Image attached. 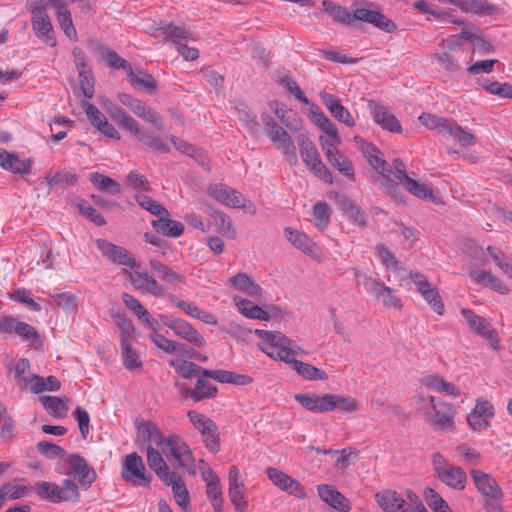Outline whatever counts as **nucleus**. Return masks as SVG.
I'll list each match as a JSON object with an SVG mask.
<instances>
[{"label": "nucleus", "instance_id": "obj_29", "mask_svg": "<svg viewBox=\"0 0 512 512\" xmlns=\"http://www.w3.org/2000/svg\"><path fill=\"white\" fill-rule=\"evenodd\" d=\"M31 161L21 160L15 153L0 148V166L16 174H28L31 171Z\"/></svg>", "mask_w": 512, "mask_h": 512}, {"label": "nucleus", "instance_id": "obj_10", "mask_svg": "<svg viewBox=\"0 0 512 512\" xmlns=\"http://www.w3.org/2000/svg\"><path fill=\"white\" fill-rule=\"evenodd\" d=\"M65 463L67 464V470L64 473L77 479L81 486L88 488L96 480L95 470L79 454L69 455L65 458Z\"/></svg>", "mask_w": 512, "mask_h": 512}, {"label": "nucleus", "instance_id": "obj_37", "mask_svg": "<svg viewBox=\"0 0 512 512\" xmlns=\"http://www.w3.org/2000/svg\"><path fill=\"white\" fill-rule=\"evenodd\" d=\"M469 275L476 283H484L487 287L495 292L500 294H507L509 291L507 286L504 285L490 272L474 269L469 272Z\"/></svg>", "mask_w": 512, "mask_h": 512}, {"label": "nucleus", "instance_id": "obj_46", "mask_svg": "<svg viewBox=\"0 0 512 512\" xmlns=\"http://www.w3.org/2000/svg\"><path fill=\"white\" fill-rule=\"evenodd\" d=\"M478 84L490 94L497 96H512V85L508 83H499L488 78H479Z\"/></svg>", "mask_w": 512, "mask_h": 512}, {"label": "nucleus", "instance_id": "obj_21", "mask_svg": "<svg viewBox=\"0 0 512 512\" xmlns=\"http://www.w3.org/2000/svg\"><path fill=\"white\" fill-rule=\"evenodd\" d=\"M122 103L138 117L150 122L158 130L163 129V120L152 108L146 107L139 98H123Z\"/></svg>", "mask_w": 512, "mask_h": 512}, {"label": "nucleus", "instance_id": "obj_24", "mask_svg": "<svg viewBox=\"0 0 512 512\" xmlns=\"http://www.w3.org/2000/svg\"><path fill=\"white\" fill-rule=\"evenodd\" d=\"M128 278L135 288L138 290L148 292L154 296H164L165 290L162 285L158 284L157 281L148 275L146 272H128Z\"/></svg>", "mask_w": 512, "mask_h": 512}, {"label": "nucleus", "instance_id": "obj_36", "mask_svg": "<svg viewBox=\"0 0 512 512\" xmlns=\"http://www.w3.org/2000/svg\"><path fill=\"white\" fill-rule=\"evenodd\" d=\"M151 224L157 233L172 238H177L184 232V225L179 221L169 219V216H159V219L153 220Z\"/></svg>", "mask_w": 512, "mask_h": 512}, {"label": "nucleus", "instance_id": "obj_9", "mask_svg": "<svg viewBox=\"0 0 512 512\" xmlns=\"http://www.w3.org/2000/svg\"><path fill=\"white\" fill-rule=\"evenodd\" d=\"M255 335L263 342L259 344L260 349L269 357L278 360L287 357V346L289 344L288 337L279 331H267L256 329Z\"/></svg>", "mask_w": 512, "mask_h": 512}, {"label": "nucleus", "instance_id": "obj_52", "mask_svg": "<svg viewBox=\"0 0 512 512\" xmlns=\"http://www.w3.org/2000/svg\"><path fill=\"white\" fill-rule=\"evenodd\" d=\"M341 205L348 218L357 225H365V217L363 212L355 203L350 200L347 196H342L340 199Z\"/></svg>", "mask_w": 512, "mask_h": 512}, {"label": "nucleus", "instance_id": "obj_59", "mask_svg": "<svg viewBox=\"0 0 512 512\" xmlns=\"http://www.w3.org/2000/svg\"><path fill=\"white\" fill-rule=\"evenodd\" d=\"M79 87L78 90L82 93V96H93L94 95V76L92 69L82 70L78 72Z\"/></svg>", "mask_w": 512, "mask_h": 512}, {"label": "nucleus", "instance_id": "obj_55", "mask_svg": "<svg viewBox=\"0 0 512 512\" xmlns=\"http://www.w3.org/2000/svg\"><path fill=\"white\" fill-rule=\"evenodd\" d=\"M229 499L235 506L237 512H244L247 507V501L245 497V485L235 484V486L229 487L228 490Z\"/></svg>", "mask_w": 512, "mask_h": 512}, {"label": "nucleus", "instance_id": "obj_57", "mask_svg": "<svg viewBox=\"0 0 512 512\" xmlns=\"http://www.w3.org/2000/svg\"><path fill=\"white\" fill-rule=\"evenodd\" d=\"M122 356L124 365L129 370H134L142 366L138 353L132 349L130 341L121 342Z\"/></svg>", "mask_w": 512, "mask_h": 512}, {"label": "nucleus", "instance_id": "obj_2", "mask_svg": "<svg viewBox=\"0 0 512 512\" xmlns=\"http://www.w3.org/2000/svg\"><path fill=\"white\" fill-rule=\"evenodd\" d=\"M296 141L300 148L301 158L306 167L323 182L332 184L333 176L321 161L317 148L309 138L308 133L306 131H300L296 137Z\"/></svg>", "mask_w": 512, "mask_h": 512}, {"label": "nucleus", "instance_id": "obj_16", "mask_svg": "<svg viewBox=\"0 0 512 512\" xmlns=\"http://www.w3.org/2000/svg\"><path fill=\"white\" fill-rule=\"evenodd\" d=\"M295 400L305 409L313 413H326L334 410L333 394H296Z\"/></svg>", "mask_w": 512, "mask_h": 512}, {"label": "nucleus", "instance_id": "obj_5", "mask_svg": "<svg viewBox=\"0 0 512 512\" xmlns=\"http://www.w3.org/2000/svg\"><path fill=\"white\" fill-rule=\"evenodd\" d=\"M187 416L194 425L195 429L200 432L205 447L211 453L216 454L220 449V444L218 427L215 422L204 414L198 413L196 411H189Z\"/></svg>", "mask_w": 512, "mask_h": 512}, {"label": "nucleus", "instance_id": "obj_33", "mask_svg": "<svg viewBox=\"0 0 512 512\" xmlns=\"http://www.w3.org/2000/svg\"><path fill=\"white\" fill-rule=\"evenodd\" d=\"M203 377L211 378L220 383H228L235 385H247L252 382L249 375L238 374L227 370H209L203 371Z\"/></svg>", "mask_w": 512, "mask_h": 512}, {"label": "nucleus", "instance_id": "obj_27", "mask_svg": "<svg viewBox=\"0 0 512 512\" xmlns=\"http://www.w3.org/2000/svg\"><path fill=\"white\" fill-rule=\"evenodd\" d=\"M317 490L321 500L332 508L342 512H348L350 510L349 501L332 486L322 484L318 486Z\"/></svg>", "mask_w": 512, "mask_h": 512}, {"label": "nucleus", "instance_id": "obj_58", "mask_svg": "<svg viewBox=\"0 0 512 512\" xmlns=\"http://www.w3.org/2000/svg\"><path fill=\"white\" fill-rule=\"evenodd\" d=\"M150 339L153 343L161 350L165 351L169 354H174L180 348H183V344L179 342H175L173 340L167 339L164 335H161L157 332L150 334Z\"/></svg>", "mask_w": 512, "mask_h": 512}, {"label": "nucleus", "instance_id": "obj_3", "mask_svg": "<svg viewBox=\"0 0 512 512\" xmlns=\"http://www.w3.org/2000/svg\"><path fill=\"white\" fill-rule=\"evenodd\" d=\"M34 489L41 499L53 503L77 501L80 496L76 482L70 478L65 479L61 486L47 481H39L35 483Z\"/></svg>", "mask_w": 512, "mask_h": 512}, {"label": "nucleus", "instance_id": "obj_45", "mask_svg": "<svg viewBox=\"0 0 512 512\" xmlns=\"http://www.w3.org/2000/svg\"><path fill=\"white\" fill-rule=\"evenodd\" d=\"M217 392L218 389L214 384L200 377L197 379L194 386L195 402H200L204 399H213Z\"/></svg>", "mask_w": 512, "mask_h": 512}, {"label": "nucleus", "instance_id": "obj_53", "mask_svg": "<svg viewBox=\"0 0 512 512\" xmlns=\"http://www.w3.org/2000/svg\"><path fill=\"white\" fill-rule=\"evenodd\" d=\"M206 494L216 512L222 511L223 498L219 479L208 480Z\"/></svg>", "mask_w": 512, "mask_h": 512}, {"label": "nucleus", "instance_id": "obj_54", "mask_svg": "<svg viewBox=\"0 0 512 512\" xmlns=\"http://www.w3.org/2000/svg\"><path fill=\"white\" fill-rule=\"evenodd\" d=\"M45 182L48 186V193L52 187L60 184L75 185L77 182L76 174L67 170H60L55 173L53 177L46 176Z\"/></svg>", "mask_w": 512, "mask_h": 512}, {"label": "nucleus", "instance_id": "obj_63", "mask_svg": "<svg viewBox=\"0 0 512 512\" xmlns=\"http://www.w3.org/2000/svg\"><path fill=\"white\" fill-rule=\"evenodd\" d=\"M38 451L49 459H55L65 455V450L54 443L48 441H40L37 443Z\"/></svg>", "mask_w": 512, "mask_h": 512}, {"label": "nucleus", "instance_id": "obj_51", "mask_svg": "<svg viewBox=\"0 0 512 512\" xmlns=\"http://www.w3.org/2000/svg\"><path fill=\"white\" fill-rule=\"evenodd\" d=\"M285 236L293 246H295L298 249H301L303 252L307 253L311 250L313 243L311 242L307 235L292 228H286Z\"/></svg>", "mask_w": 512, "mask_h": 512}, {"label": "nucleus", "instance_id": "obj_18", "mask_svg": "<svg viewBox=\"0 0 512 512\" xmlns=\"http://www.w3.org/2000/svg\"><path fill=\"white\" fill-rule=\"evenodd\" d=\"M266 474L272 483L281 490L286 491L300 499L305 497L306 494L301 484L284 472L276 468L269 467L266 469Z\"/></svg>", "mask_w": 512, "mask_h": 512}, {"label": "nucleus", "instance_id": "obj_11", "mask_svg": "<svg viewBox=\"0 0 512 512\" xmlns=\"http://www.w3.org/2000/svg\"><path fill=\"white\" fill-rule=\"evenodd\" d=\"M408 278L415 283L418 292L432 310L438 315H443L445 310L444 303L437 288L432 285L423 274L418 272H410Z\"/></svg>", "mask_w": 512, "mask_h": 512}, {"label": "nucleus", "instance_id": "obj_13", "mask_svg": "<svg viewBox=\"0 0 512 512\" xmlns=\"http://www.w3.org/2000/svg\"><path fill=\"white\" fill-rule=\"evenodd\" d=\"M470 475L476 489L482 496L493 501H500L502 499V489L490 474L478 469H472Z\"/></svg>", "mask_w": 512, "mask_h": 512}, {"label": "nucleus", "instance_id": "obj_56", "mask_svg": "<svg viewBox=\"0 0 512 512\" xmlns=\"http://www.w3.org/2000/svg\"><path fill=\"white\" fill-rule=\"evenodd\" d=\"M136 137L139 140V142L143 143L149 148H153L162 153H167L170 151L169 146L160 137L153 136L142 130L140 131V133L137 134Z\"/></svg>", "mask_w": 512, "mask_h": 512}, {"label": "nucleus", "instance_id": "obj_26", "mask_svg": "<svg viewBox=\"0 0 512 512\" xmlns=\"http://www.w3.org/2000/svg\"><path fill=\"white\" fill-rule=\"evenodd\" d=\"M378 505L385 512H407L410 505L406 504L405 500L401 498L393 490H383L375 495Z\"/></svg>", "mask_w": 512, "mask_h": 512}, {"label": "nucleus", "instance_id": "obj_20", "mask_svg": "<svg viewBox=\"0 0 512 512\" xmlns=\"http://www.w3.org/2000/svg\"><path fill=\"white\" fill-rule=\"evenodd\" d=\"M369 107L373 111L374 121L382 129L392 133H401L402 126L398 119L384 106L378 105L376 101L370 100Z\"/></svg>", "mask_w": 512, "mask_h": 512}, {"label": "nucleus", "instance_id": "obj_47", "mask_svg": "<svg viewBox=\"0 0 512 512\" xmlns=\"http://www.w3.org/2000/svg\"><path fill=\"white\" fill-rule=\"evenodd\" d=\"M332 209L325 201H319L313 206V217L317 228L324 229L330 222Z\"/></svg>", "mask_w": 512, "mask_h": 512}, {"label": "nucleus", "instance_id": "obj_40", "mask_svg": "<svg viewBox=\"0 0 512 512\" xmlns=\"http://www.w3.org/2000/svg\"><path fill=\"white\" fill-rule=\"evenodd\" d=\"M89 180L100 191L109 192L113 195L122 192V187L117 181L99 172L90 173Z\"/></svg>", "mask_w": 512, "mask_h": 512}, {"label": "nucleus", "instance_id": "obj_4", "mask_svg": "<svg viewBox=\"0 0 512 512\" xmlns=\"http://www.w3.org/2000/svg\"><path fill=\"white\" fill-rule=\"evenodd\" d=\"M432 465L438 479L454 490H463L466 486L467 475L464 469L451 465L445 457L435 452L432 455Z\"/></svg>", "mask_w": 512, "mask_h": 512}, {"label": "nucleus", "instance_id": "obj_48", "mask_svg": "<svg viewBox=\"0 0 512 512\" xmlns=\"http://www.w3.org/2000/svg\"><path fill=\"white\" fill-rule=\"evenodd\" d=\"M162 30L166 38L170 40L175 45V47L179 43L187 42L191 39L190 32L184 27L169 24L165 25Z\"/></svg>", "mask_w": 512, "mask_h": 512}, {"label": "nucleus", "instance_id": "obj_28", "mask_svg": "<svg viewBox=\"0 0 512 512\" xmlns=\"http://www.w3.org/2000/svg\"><path fill=\"white\" fill-rule=\"evenodd\" d=\"M147 463L162 482H167L170 477H176V472L169 471V467L161 453L151 445L147 446Z\"/></svg>", "mask_w": 512, "mask_h": 512}, {"label": "nucleus", "instance_id": "obj_6", "mask_svg": "<svg viewBox=\"0 0 512 512\" xmlns=\"http://www.w3.org/2000/svg\"><path fill=\"white\" fill-rule=\"evenodd\" d=\"M162 452L166 457L171 454L178 462V465L191 474H196L195 460L189 446L178 435H170L167 437Z\"/></svg>", "mask_w": 512, "mask_h": 512}, {"label": "nucleus", "instance_id": "obj_23", "mask_svg": "<svg viewBox=\"0 0 512 512\" xmlns=\"http://www.w3.org/2000/svg\"><path fill=\"white\" fill-rule=\"evenodd\" d=\"M207 193L217 202L224 204L228 207L239 208L241 207L240 200L241 194L226 185L215 184L207 189Z\"/></svg>", "mask_w": 512, "mask_h": 512}, {"label": "nucleus", "instance_id": "obj_32", "mask_svg": "<svg viewBox=\"0 0 512 512\" xmlns=\"http://www.w3.org/2000/svg\"><path fill=\"white\" fill-rule=\"evenodd\" d=\"M228 285L234 289L241 291L251 297H260L262 289L252 280L246 273H237L227 281Z\"/></svg>", "mask_w": 512, "mask_h": 512}, {"label": "nucleus", "instance_id": "obj_38", "mask_svg": "<svg viewBox=\"0 0 512 512\" xmlns=\"http://www.w3.org/2000/svg\"><path fill=\"white\" fill-rule=\"evenodd\" d=\"M164 483L171 486L176 503L182 509H186L190 503V495L181 477L176 473L175 478L170 477L168 481Z\"/></svg>", "mask_w": 512, "mask_h": 512}, {"label": "nucleus", "instance_id": "obj_43", "mask_svg": "<svg viewBox=\"0 0 512 512\" xmlns=\"http://www.w3.org/2000/svg\"><path fill=\"white\" fill-rule=\"evenodd\" d=\"M169 363L185 379H191L197 375L203 377V371H207V369L188 360H170Z\"/></svg>", "mask_w": 512, "mask_h": 512}, {"label": "nucleus", "instance_id": "obj_34", "mask_svg": "<svg viewBox=\"0 0 512 512\" xmlns=\"http://www.w3.org/2000/svg\"><path fill=\"white\" fill-rule=\"evenodd\" d=\"M172 331L178 337L197 347H203L205 345V339L202 335L194 329L192 325L182 319H176L175 324L172 326Z\"/></svg>", "mask_w": 512, "mask_h": 512}, {"label": "nucleus", "instance_id": "obj_39", "mask_svg": "<svg viewBox=\"0 0 512 512\" xmlns=\"http://www.w3.org/2000/svg\"><path fill=\"white\" fill-rule=\"evenodd\" d=\"M39 401L51 416L55 418H63L66 416L68 411L66 398H60L56 396H41Z\"/></svg>", "mask_w": 512, "mask_h": 512}, {"label": "nucleus", "instance_id": "obj_14", "mask_svg": "<svg viewBox=\"0 0 512 512\" xmlns=\"http://www.w3.org/2000/svg\"><path fill=\"white\" fill-rule=\"evenodd\" d=\"M127 82L137 92L143 94H155L158 92L156 79L140 67L129 68L126 72Z\"/></svg>", "mask_w": 512, "mask_h": 512}, {"label": "nucleus", "instance_id": "obj_17", "mask_svg": "<svg viewBox=\"0 0 512 512\" xmlns=\"http://www.w3.org/2000/svg\"><path fill=\"white\" fill-rule=\"evenodd\" d=\"M88 47L93 54L100 56L106 65L112 69H122L127 72L132 66L127 60L120 57L118 53L98 41H90Z\"/></svg>", "mask_w": 512, "mask_h": 512}, {"label": "nucleus", "instance_id": "obj_60", "mask_svg": "<svg viewBox=\"0 0 512 512\" xmlns=\"http://www.w3.org/2000/svg\"><path fill=\"white\" fill-rule=\"evenodd\" d=\"M397 182V179L390 177V174H386V177L381 180V185L385 188V193L393 200L399 203H405V197L398 189V186L401 185V183Z\"/></svg>", "mask_w": 512, "mask_h": 512}, {"label": "nucleus", "instance_id": "obj_50", "mask_svg": "<svg viewBox=\"0 0 512 512\" xmlns=\"http://www.w3.org/2000/svg\"><path fill=\"white\" fill-rule=\"evenodd\" d=\"M137 203L155 216H169L168 210L159 202L144 194L135 196Z\"/></svg>", "mask_w": 512, "mask_h": 512}, {"label": "nucleus", "instance_id": "obj_62", "mask_svg": "<svg viewBox=\"0 0 512 512\" xmlns=\"http://www.w3.org/2000/svg\"><path fill=\"white\" fill-rule=\"evenodd\" d=\"M117 326L121 330V342L130 341L134 335V326L124 314L117 313L113 316Z\"/></svg>", "mask_w": 512, "mask_h": 512}, {"label": "nucleus", "instance_id": "obj_35", "mask_svg": "<svg viewBox=\"0 0 512 512\" xmlns=\"http://www.w3.org/2000/svg\"><path fill=\"white\" fill-rule=\"evenodd\" d=\"M57 22L64 34L72 41L78 40L77 30L73 24L72 15L67 5L61 0L55 7Z\"/></svg>", "mask_w": 512, "mask_h": 512}, {"label": "nucleus", "instance_id": "obj_42", "mask_svg": "<svg viewBox=\"0 0 512 512\" xmlns=\"http://www.w3.org/2000/svg\"><path fill=\"white\" fill-rule=\"evenodd\" d=\"M401 185L406 191L420 199L436 202L432 188L425 186L410 177L403 181Z\"/></svg>", "mask_w": 512, "mask_h": 512}, {"label": "nucleus", "instance_id": "obj_1", "mask_svg": "<svg viewBox=\"0 0 512 512\" xmlns=\"http://www.w3.org/2000/svg\"><path fill=\"white\" fill-rule=\"evenodd\" d=\"M321 10L324 13H327L333 21L344 25H352L355 20L369 23L387 33H392L397 29L395 22L376 10L357 8L351 14L346 8L335 4L330 0H324L322 2Z\"/></svg>", "mask_w": 512, "mask_h": 512}, {"label": "nucleus", "instance_id": "obj_15", "mask_svg": "<svg viewBox=\"0 0 512 512\" xmlns=\"http://www.w3.org/2000/svg\"><path fill=\"white\" fill-rule=\"evenodd\" d=\"M95 244L102 254L113 263L124 265L132 269L139 266L129 251L124 247L117 246L105 239H97Z\"/></svg>", "mask_w": 512, "mask_h": 512}, {"label": "nucleus", "instance_id": "obj_31", "mask_svg": "<svg viewBox=\"0 0 512 512\" xmlns=\"http://www.w3.org/2000/svg\"><path fill=\"white\" fill-rule=\"evenodd\" d=\"M323 149L326 152V156L331 163L340 173L348 177L349 179H354V168L351 162L345 157L340 151L334 149L332 144L326 148V144L323 143Z\"/></svg>", "mask_w": 512, "mask_h": 512}, {"label": "nucleus", "instance_id": "obj_8", "mask_svg": "<svg viewBox=\"0 0 512 512\" xmlns=\"http://www.w3.org/2000/svg\"><path fill=\"white\" fill-rule=\"evenodd\" d=\"M432 409L426 416L427 422L436 430H451L454 426L455 409L452 404L437 401L435 397H429Z\"/></svg>", "mask_w": 512, "mask_h": 512}, {"label": "nucleus", "instance_id": "obj_41", "mask_svg": "<svg viewBox=\"0 0 512 512\" xmlns=\"http://www.w3.org/2000/svg\"><path fill=\"white\" fill-rule=\"evenodd\" d=\"M30 382H32L31 392L34 394H40L45 391H58L61 387L60 381L55 376L44 378L39 375H32Z\"/></svg>", "mask_w": 512, "mask_h": 512}, {"label": "nucleus", "instance_id": "obj_61", "mask_svg": "<svg viewBox=\"0 0 512 512\" xmlns=\"http://www.w3.org/2000/svg\"><path fill=\"white\" fill-rule=\"evenodd\" d=\"M60 1L61 0H27L26 7L32 16L45 15L48 14L47 8L49 4L55 9Z\"/></svg>", "mask_w": 512, "mask_h": 512}, {"label": "nucleus", "instance_id": "obj_44", "mask_svg": "<svg viewBox=\"0 0 512 512\" xmlns=\"http://www.w3.org/2000/svg\"><path fill=\"white\" fill-rule=\"evenodd\" d=\"M330 113L339 121L348 126L354 125V120L348 110L340 104L338 98H323Z\"/></svg>", "mask_w": 512, "mask_h": 512}, {"label": "nucleus", "instance_id": "obj_30", "mask_svg": "<svg viewBox=\"0 0 512 512\" xmlns=\"http://www.w3.org/2000/svg\"><path fill=\"white\" fill-rule=\"evenodd\" d=\"M450 3L463 12H471L478 15H491L497 11V6L488 0H450Z\"/></svg>", "mask_w": 512, "mask_h": 512}, {"label": "nucleus", "instance_id": "obj_64", "mask_svg": "<svg viewBox=\"0 0 512 512\" xmlns=\"http://www.w3.org/2000/svg\"><path fill=\"white\" fill-rule=\"evenodd\" d=\"M275 146L278 150L282 151L291 165H296L298 163L296 148L291 136L286 139H281V141L277 142Z\"/></svg>", "mask_w": 512, "mask_h": 512}, {"label": "nucleus", "instance_id": "obj_22", "mask_svg": "<svg viewBox=\"0 0 512 512\" xmlns=\"http://www.w3.org/2000/svg\"><path fill=\"white\" fill-rule=\"evenodd\" d=\"M289 352H287V356H289ZM278 360L283 361L287 364H290L291 367L296 371V373L301 376L303 379L308 381H325L328 379V375L325 371L316 368L315 366L297 360L295 358L283 357Z\"/></svg>", "mask_w": 512, "mask_h": 512}, {"label": "nucleus", "instance_id": "obj_49", "mask_svg": "<svg viewBox=\"0 0 512 512\" xmlns=\"http://www.w3.org/2000/svg\"><path fill=\"white\" fill-rule=\"evenodd\" d=\"M212 217L215 223V226L218 230L226 237L235 238L236 231L233 227L232 221L228 215L225 213L215 210L212 212Z\"/></svg>", "mask_w": 512, "mask_h": 512}, {"label": "nucleus", "instance_id": "obj_25", "mask_svg": "<svg viewBox=\"0 0 512 512\" xmlns=\"http://www.w3.org/2000/svg\"><path fill=\"white\" fill-rule=\"evenodd\" d=\"M31 25L35 35L42 42L51 47L56 45L53 25L48 14L32 16Z\"/></svg>", "mask_w": 512, "mask_h": 512}, {"label": "nucleus", "instance_id": "obj_12", "mask_svg": "<svg viewBox=\"0 0 512 512\" xmlns=\"http://www.w3.org/2000/svg\"><path fill=\"white\" fill-rule=\"evenodd\" d=\"M461 314L465 318L468 326L474 330L475 333L489 341L493 349L497 350L499 348L497 332L485 318L467 308L462 309Z\"/></svg>", "mask_w": 512, "mask_h": 512}, {"label": "nucleus", "instance_id": "obj_19", "mask_svg": "<svg viewBox=\"0 0 512 512\" xmlns=\"http://www.w3.org/2000/svg\"><path fill=\"white\" fill-rule=\"evenodd\" d=\"M167 438L151 421H141L137 424L136 443L139 445L154 443L163 450Z\"/></svg>", "mask_w": 512, "mask_h": 512}, {"label": "nucleus", "instance_id": "obj_7", "mask_svg": "<svg viewBox=\"0 0 512 512\" xmlns=\"http://www.w3.org/2000/svg\"><path fill=\"white\" fill-rule=\"evenodd\" d=\"M121 477L133 486L148 487L151 481V476L146 473L142 457L135 452L124 458Z\"/></svg>", "mask_w": 512, "mask_h": 512}]
</instances>
